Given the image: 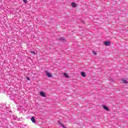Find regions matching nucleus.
I'll return each instance as SVG.
<instances>
[{
	"instance_id": "f257e3e1",
	"label": "nucleus",
	"mask_w": 128,
	"mask_h": 128,
	"mask_svg": "<svg viewBox=\"0 0 128 128\" xmlns=\"http://www.w3.org/2000/svg\"><path fill=\"white\" fill-rule=\"evenodd\" d=\"M122 82L123 84H128V80L126 79L122 78L121 79Z\"/></svg>"
},
{
	"instance_id": "f03ea898",
	"label": "nucleus",
	"mask_w": 128,
	"mask_h": 128,
	"mask_svg": "<svg viewBox=\"0 0 128 128\" xmlns=\"http://www.w3.org/2000/svg\"><path fill=\"white\" fill-rule=\"evenodd\" d=\"M110 44H111V42L110 41H106L104 42V46H108L110 45Z\"/></svg>"
},
{
	"instance_id": "7ed1b4c3",
	"label": "nucleus",
	"mask_w": 128,
	"mask_h": 128,
	"mask_svg": "<svg viewBox=\"0 0 128 128\" xmlns=\"http://www.w3.org/2000/svg\"><path fill=\"white\" fill-rule=\"evenodd\" d=\"M46 74L47 76H48V78H52V74L48 72V71H46Z\"/></svg>"
},
{
	"instance_id": "20e7f679",
	"label": "nucleus",
	"mask_w": 128,
	"mask_h": 128,
	"mask_svg": "<svg viewBox=\"0 0 128 128\" xmlns=\"http://www.w3.org/2000/svg\"><path fill=\"white\" fill-rule=\"evenodd\" d=\"M40 94L43 98H46V94H44V92H40Z\"/></svg>"
},
{
	"instance_id": "39448f33",
	"label": "nucleus",
	"mask_w": 128,
	"mask_h": 128,
	"mask_svg": "<svg viewBox=\"0 0 128 128\" xmlns=\"http://www.w3.org/2000/svg\"><path fill=\"white\" fill-rule=\"evenodd\" d=\"M71 6H72V8H76V4L74 2H72L71 4Z\"/></svg>"
},
{
	"instance_id": "423d86ee",
	"label": "nucleus",
	"mask_w": 128,
	"mask_h": 128,
	"mask_svg": "<svg viewBox=\"0 0 128 128\" xmlns=\"http://www.w3.org/2000/svg\"><path fill=\"white\" fill-rule=\"evenodd\" d=\"M102 106L104 110H107V112H108V110H110L108 109V106H106L105 105H103Z\"/></svg>"
},
{
	"instance_id": "0eeeda50",
	"label": "nucleus",
	"mask_w": 128,
	"mask_h": 128,
	"mask_svg": "<svg viewBox=\"0 0 128 128\" xmlns=\"http://www.w3.org/2000/svg\"><path fill=\"white\" fill-rule=\"evenodd\" d=\"M64 76H65V78H70V76H68V74L64 72Z\"/></svg>"
},
{
	"instance_id": "6e6552de",
	"label": "nucleus",
	"mask_w": 128,
	"mask_h": 128,
	"mask_svg": "<svg viewBox=\"0 0 128 128\" xmlns=\"http://www.w3.org/2000/svg\"><path fill=\"white\" fill-rule=\"evenodd\" d=\"M31 120L34 122V124H36V119H34V117H32Z\"/></svg>"
},
{
	"instance_id": "1a4fd4ad",
	"label": "nucleus",
	"mask_w": 128,
	"mask_h": 128,
	"mask_svg": "<svg viewBox=\"0 0 128 128\" xmlns=\"http://www.w3.org/2000/svg\"><path fill=\"white\" fill-rule=\"evenodd\" d=\"M81 75L82 76H83V78H86V73H84V72H81Z\"/></svg>"
},
{
	"instance_id": "9d476101",
	"label": "nucleus",
	"mask_w": 128,
	"mask_h": 128,
	"mask_svg": "<svg viewBox=\"0 0 128 128\" xmlns=\"http://www.w3.org/2000/svg\"><path fill=\"white\" fill-rule=\"evenodd\" d=\"M30 52L32 54H36V52L34 51H30Z\"/></svg>"
},
{
	"instance_id": "9b49d317",
	"label": "nucleus",
	"mask_w": 128,
	"mask_h": 128,
	"mask_svg": "<svg viewBox=\"0 0 128 128\" xmlns=\"http://www.w3.org/2000/svg\"><path fill=\"white\" fill-rule=\"evenodd\" d=\"M60 124H61V126H62L63 128H66V126H64V124H62L60 123Z\"/></svg>"
},
{
	"instance_id": "f8f14e48",
	"label": "nucleus",
	"mask_w": 128,
	"mask_h": 128,
	"mask_svg": "<svg viewBox=\"0 0 128 128\" xmlns=\"http://www.w3.org/2000/svg\"><path fill=\"white\" fill-rule=\"evenodd\" d=\"M23 2L24 4H27L28 2L26 1V0H23Z\"/></svg>"
},
{
	"instance_id": "ddd939ff",
	"label": "nucleus",
	"mask_w": 128,
	"mask_h": 128,
	"mask_svg": "<svg viewBox=\"0 0 128 128\" xmlns=\"http://www.w3.org/2000/svg\"><path fill=\"white\" fill-rule=\"evenodd\" d=\"M26 80H30V77H26Z\"/></svg>"
},
{
	"instance_id": "4468645a",
	"label": "nucleus",
	"mask_w": 128,
	"mask_h": 128,
	"mask_svg": "<svg viewBox=\"0 0 128 128\" xmlns=\"http://www.w3.org/2000/svg\"><path fill=\"white\" fill-rule=\"evenodd\" d=\"M93 54H94L95 56L96 55V52H95L94 51H93Z\"/></svg>"
},
{
	"instance_id": "2eb2a0df",
	"label": "nucleus",
	"mask_w": 128,
	"mask_h": 128,
	"mask_svg": "<svg viewBox=\"0 0 128 128\" xmlns=\"http://www.w3.org/2000/svg\"><path fill=\"white\" fill-rule=\"evenodd\" d=\"M60 40H63V41L64 40V39L63 38H60Z\"/></svg>"
}]
</instances>
